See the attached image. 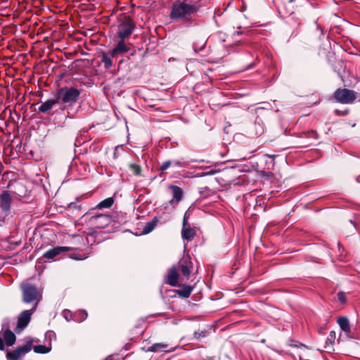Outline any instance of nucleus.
I'll return each mask as SVG.
<instances>
[{"label": "nucleus", "instance_id": "nucleus-1", "mask_svg": "<svg viewBox=\"0 0 360 360\" xmlns=\"http://www.w3.org/2000/svg\"><path fill=\"white\" fill-rule=\"evenodd\" d=\"M200 8L198 1L179 0L172 4L170 18L174 20L188 21L194 17Z\"/></svg>", "mask_w": 360, "mask_h": 360}, {"label": "nucleus", "instance_id": "nucleus-2", "mask_svg": "<svg viewBox=\"0 0 360 360\" xmlns=\"http://www.w3.org/2000/svg\"><path fill=\"white\" fill-rule=\"evenodd\" d=\"M22 300L25 303H33L32 309H37L39 302L42 299V291L30 283L21 285Z\"/></svg>", "mask_w": 360, "mask_h": 360}, {"label": "nucleus", "instance_id": "nucleus-3", "mask_svg": "<svg viewBox=\"0 0 360 360\" xmlns=\"http://www.w3.org/2000/svg\"><path fill=\"white\" fill-rule=\"evenodd\" d=\"M80 92L75 88L63 87L58 91V101L60 100L64 103L70 105L77 102L79 98Z\"/></svg>", "mask_w": 360, "mask_h": 360}, {"label": "nucleus", "instance_id": "nucleus-4", "mask_svg": "<svg viewBox=\"0 0 360 360\" xmlns=\"http://www.w3.org/2000/svg\"><path fill=\"white\" fill-rule=\"evenodd\" d=\"M135 24L129 17L124 18L117 26V36L120 39H126L132 34Z\"/></svg>", "mask_w": 360, "mask_h": 360}, {"label": "nucleus", "instance_id": "nucleus-5", "mask_svg": "<svg viewBox=\"0 0 360 360\" xmlns=\"http://www.w3.org/2000/svg\"><path fill=\"white\" fill-rule=\"evenodd\" d=\"M335 98L341 103H351L356 98V93L347 89H338L334 94Z\"/></svg>", "mask_w": 360, "mask_h": 360}, {"label": "nucleus", "instance_id": "nucleus-6", "mask_svg": "<svg viewBox=\"0 0 360 360\" xmlns=\"http://www.w3.org/2000/svg\"><path fill=\"white\" fill-rule=\"evenodd\" d=\"M35 311L36 309H31L29 310H25L19 314L17 326L15 329L16 333L21 332L29 324L31 320V316Z\"/></svg>", "mask_w": 360, "mask_h": 360}, {"label": "nucleus", "instance_id": "nucleus-7", "mask_svg": "<svg viewBox=\"0 0 360 360\" xmlns=\"http://www.w3.org/2000/svg\"><path fill=\"white\" fill-rule=\"evenodd\" d=\"M89 221L98 229H103L112 222V217L108 214H94L92 215Z\"/></svg>", "mask_w": 360, "mask_h": 360}, {"label": "nucleus", "instance_id": "nucleus-8", "mask_svg": "<svg viewBox=\"0 0 360 360\" xmlns=\"http://www.w3.org/2000/svg\"><path fill=\"white\" fill-rule=\"evenodd\" d=\"M32 341L30 340L27 343L23 346L18 347L13 352H9L6 354V357L8 360H17L22 356L28 353L32 349Z\"/></svg>", "mask_w": 360, "mask_h": 360}, {"label": "nucleus", "instance_id": "nucleus-9", "mask_svg": "<svg viewBox=\"0 0 360 360\" xmlns=\"http://www.w3.org/2000/svg\"><path fill=\"white\" fill-rule=\"evenodd\" d=\"M11 198L8 191H4L0 196V212L3 214L2 219L8 214L11 207ZM4 219H2L3 221Z\"/></svg>", "mask_w": 360, "mask_h": 360}, {"label": "nucleus", "instance_id": "nucleus-10", "mask_svg": "<svg viewBox=\"0 0 360 360\" xmlns=\"http://www.w3.org/2000/svg\"><path fill=\"white\" fill-rule=\"evenodd\" d=\"M70 250V248L69 247H65V246H58L53 248L47 251H46L43 257L48 260L53 259L55 257L60 255L63 252H68Z\"/></svg>", "mask_w": 360, "mask_h": 360}, {"label": "nucleus", "instance_id": "nucleus-11", "mask_svg": "<svg viewBox=\"0 0 360 360\" xmlns=\"http://www.w3.org/2000/svg\"><path fill=\"white\" fill-rule=\"evenodd\" d=\"M181 270L184 276L188 277L192 269L191 259L188 255L184 256L180 261Z\"/></svg>", "mask_w": 360, "mask_h": 360}, {"label": "nucleus", "instance_id": "nucleus-12", "mask_svg": "<svg viewBox=\"0 0 360 360\" xmlns=\"http://www.w3.org/2000/svg\"><path fill=\"white\" fill-rule=\"evenodd\" d=\"M129 50V47L124 43V39H120L117 46L110 51V56L117 57L118 54L128 52Z\"/></svg>", "mask_w": 360, "mask_h": 360}, {"label": "nucleus", "instance_id": "nucleus-13", "mask_svg": "<svg viewBox=\"0 0 360 360\" xmlns=\"http://www.w3.org/2000/svg\"><path fill=\"white\" fill-rule=\"evenodd\" d=\"M338 323L341 330L345 333L347 337H350V324L348 319L345 316L340 317L338 319Z\"/></svg>", "mask_w": 360, "mask_h": 360}, {"label": "nucleus", "instance_id": "nucleus-14", "mask_svg": "<svg viewBox=\"0 0 360 360\" xmlns=\"http://www.w3.org/2000/svg\"><path fill=\"white\" fill-rule=\"evenodd\" d=\"M179 274L176 268H172L167 275V283L172 286H176L178 283Z\"/></svg>", "mask_w": 360, "mask_h": 360}, {"label": "nucleus", "instance_id": "nucleus-15", "mask_svg": "<svg viewBox=\"0 0 360 360\" xmlns=\"http://www.w3.org/2000/svg\"><path fill=\"white\" fill-rule=\"evenodd\" d=\"M58 103V99H51L43 103L39 108V111L46 113L51 110L53 105Z\"/></svg>", "mask_w": 360, "mask_h": 360}, {"label": "nucleus", "instance_id": "nucleus-16", "mask_svg": "<svg viewBox=\"0 0 360 360\" xmlns=\"http://www.w3.org/2000/svg\"><path fill=\"white\" fill-rule=\"evenodd\" d=\"M169 188L172 191L173 194V198L170 201L172 203L173 201L175 200L176 203H178L182 198L183 196V192L182 190L176 186L172 185L169 186Z\"/></svg>", "mask_w": 360, "mask_h": 360}, {"label": "nucleus", "instance_id": "nucleus-17", "mask_svg": "<svg viewBox=\"0 0 360 360\" xmlns=\"http://www.w3.org/2000/svg\"><path fill=\"white\" fill-rule=\"evenodd\" d=\"M196 232L195 229L193 228L188 227H183L181 230V236L184 240H187L188 241L193 240L194 236H195Z\"/></svg>", "mask_w": 360, "mask_h": 360}, {"label": "nucleus", "instance_id": "nucleus-18", "mask_svg": "<svg viewBox=\"0 0 360 360\" xmlns=\"http://www.w3.org/2000/svg\"><path fill=\"white\" fill-rule=\"evenodd\" d=\"M3 336L7 346H12L15 343L16 338L15 334L11 330H6Z\"/></svg>", "mask_w": 360, "mask_h": 360}, {"label": "nucleus", "instance_id": "nucleus-19", "mask_svg": "<svg viewBox=\"0 0 360 360\" xmlns=\"http://www.w3.org/2000/svg\"><path fill=\"white\" fill-rule=\"evenodd\" d=\"M158 221V218L154 217L151 221L147 222L143 229V233L148 234L150 233L157 226Z\"/></svg>", "mask_w": 360, "mask_h": 360}, {"label": "nucleus", "instance_id": "nucleus-20", "mask_svg": "<svg viewBox=\"0 0 360 360\" xmlns=\"http://www.w3.org/2000/svg\"><path fill=\"white\" fill-rule=\"evenodd\" d=\"M113 198L110 197L100 202L94 210L110 208L113 205Z\"/></svg>", "mask_w": 360, "mask_h": 360}, {"label": "nucleus", "instance_id": "nucleus-21", "mask_svg": "<svg viewBox=\"0 0 360 360\" xmlns=\"http://www.w3.org/2000/svg\"><path fill=\"white\" fill-rule=\"evenodd\" d=\"M112 56H110V52L109 53H102V62L104 64V67L106 69L110 68L112 66Z\"/></svg>", "mask_w": 360, "mask_h": 360}, {"label": "nucleus", "instance_id": "nucleus-22", "mask_svg": "<svg viewBox=\"0 0 360 360\" xmlns=\"http://www.w3.org/2000/svg\"><path fill=\"white\" fill-rule=\"evenodd\" d=\"M51 349V347H46L44 345H39L33 347V351L38 354H47Z\"/></svg>", "mask_w": 360, "mask_h": 360}, {"label": "nucleus", "instance_id": "nucleus-23", "mask_svg": "<svg viewBox=\"0 0 360 360\" xmlns=\"http://www.w3.org/2000/svg\"><path fill=\"white\" fill-rule=\"evenodd\" d=\"M167 347V345L163 343H155L153 344L151 347H150L147 351L157 352L161 351Z\"/></svg>", "mask_w": 360, "mask_h": 360}, {"label": "nucleus", "instance_id": "nucleus-24", "mask_svg": "<svg viewBox=\"0 0 360 360\" xmlns=\"http://www.w3.org/2000/svg\"><path fill=\"white\" fill-rule=\"evenodd\" d=\"M87 318V313L84 310L77 311L74 316V320L78 322H82Z\"/></svg>", "mask_w": 360, "mask_h": 360}, {"label": "nucleus", "instance_id": "nucleus-25", "mask_svg": "<svg viewBox=\"0 0 360 360\" xmlns=\"http://www.w3.org/2000/svg\"><path fill=\"white\" fill-rule=\"evenodd\" d=\"M192 290H193L192 287H191L189 285H186V286H184L182 290H179L178 293L180 296L187 298L191 294Z\"/></svg>", "mask_w": 360, "mask_h": 360}, {"label": "nucleus", "instance_id": "nucleus-26", "mask_svg": "<svg viewBox=\"0 0 360 360\" xmlns=\"http://www.w3.org/2000/svg\"><path fill=\"white\" fill-rule=\"evenodd\" d=\"M129 168L131 171L135 174L136 176H140L141 173V167L139 165L136 164H131L129 165Z\"/></svg>", "mask_w": 360, "mask_h": 360}, {"label": "nucleus", "instance_id": "nucleus-27", "mask_svg": "<svg viewBox=\"0 0 360 360\" xmlns=\"http://www.w3.org/2000/svg\"><path fill=\"white\" fill-rule=\"evenodd\" d=\"M335 338V333L334 331H331L329 334V336L327 338L326 340V344H332Z\"/></svg>", "mask_w": 360, "mask_h": 360}, {"label": "nucleus", "instance_id": "nucleus-28", "mask_svg": "<svg viewBox=\"0 0 360 360\" xmlns=\"http://www.w3.org/2000/svg\"><path fill=\"white\" fill-rule=\"evenodd\" d=\"M338 300L341 303H345L347 301L346 295L343 292H339L337 295Z\"/></svg>", "mask_w": 360, "mask_h": 360}, {"label": "nucleus", "instance_id": "nucleus-29", "mask_svg": "<svg viewBox=\"0 0 360 360\" xmlns=\"http://www.w3.org/2000/svg\"><path fill=\"white\" fill-rule=\"evenodd\" d=\"M172 164L176 167H186L188 165V162H181V161H174L172 162Z\"/></svg>", "mask_w": 360, "mask_h": 360}, {"label": "nucleus", "instance_id": "nucleus-30", "mask_svg": "<svg viewBox=\"0 0 360 360\" xmlns=\"http://www.w3.org/2000/svg\"><path fill=\"white\" fill-rule=\"evenodd\" d=\"M172 164V162L170 160H167L164 162L162 165L160 166V170L165 171L167 169L169 168V167Z\"/></svg>", "mask_w": 360, "mask_h": 360}, {"label": "nucleus", "instance_id": "nucleus-31", "mask_svg": "<svg viewBox=\"0 0 360 360\" xmlns=\"http://www.w3.org/2000/svg\"><path fill=\"white\" fill-rule=\"evenodd\" d=\"M87 257V256H82L80 255H72L70 256V258L73 259H76V260H83L84 259H86Z\"/></svg>", "mask_w": 360, "mask_h": 360}, {"label": "nucleus", "instance_id": "nucleus-32", "mask_svg": "<svg viewBox=\"0 0 360 360\" xmlns=\"http://www.w3.org/2000/svg\"><path fill=\"white\" fill-rule=\"evenodd\" d=\"M217 170H215V169H211V170H210V171H208V172H204V173H202L200 176H208V175L211 176V175H214V174H217Z\"/></svg>", "mask_w": 360, "mask_h": 360}, {"label": "nucleus", "instance_id": "nucleus-33", "mask_svg": "<svg viewBox=\"0 0 360 360\" xmlns=\"http://www.w3.org/2000/svg\"><path fill=\"white\" fill-rule=\"evenodd\" d=\"M4 340L0 338V350H4Z\"/></svg>", "mask_w": 360, "mask_h": 360}, {"label": "nucleus", "instance_id": "nucleus-34", "mask_svg": "<svg viewBox=\"0 0 360 360\" xmlns=\"http://www.w3.org/2000/svg\"><path fill=\"white\" fill-rule=\"evenodd\" d=\"M187 223H188V220H187V217H186V214H185L184 220H183V227H186Z\"/></svg>", "mask_w": 360, "mask_h": 360}, {"label": "nucleus", "instance_id": "nucleus-35", "mask_svg": "<svg viewBox=\"0 0 360 360\" xmlns=\"http://www.w3.org/2000/svg\"><path fill=\"white\" fill-rule=\"evenodd\" d=\"M174 350V348H172V349H170L167 350V352H173Z\"/></svg>", "mask_w": 360, "mask_h": 360}, {"label": "nucleus", "instance_id": "nucleus-36", "mask_svg": "<svg viewBox=\"0 0 360 360\" xmlns=\"http://www.w3.org/2000/svg\"><path fill=\"white\" fill-rule=\"evenodd\" d=\"M64 317H65V319L68 321H70V319H68V316H65V315H64Z\"/></svg>", "mask_w": 360, "mask_h": 360}, {"label": "nucleus", "instance_id": "nucleus-37", "mask_svg": "<svg viewBox=\"0 0 360 360\" xmlns=\"http://www.w3.org/2000/svg\"><path fill=\"white\" fill-rule=\"evenodd\" d=\"M236 33L237 34H241V32H239V31H237Z\"/></svg>", "mask_w": 360, "mask_h": 360}, {"label": "nucleus", "instance_id": "nucleus-38", "mask_svg": "<svg viewBox=\"0 0 360 360\" xmlns=\"http://www.w3.org/2000/svg\"><path fill=\"white\" fill-rule=\"evenodd\" d=\"M204 46H205V44H204V45H202V46L200 48V50H202V49L204 48Z\"/></svg>", "mask_w": 360, "mask_h": 360}]
</instances>
